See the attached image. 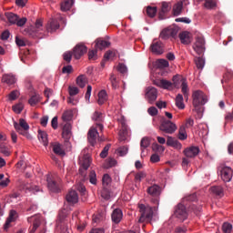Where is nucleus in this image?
<instances>
[{
  "instance_id": "f257e3e1",
  "label": "nucleus",
  "mask_w": 233,
  "mask_h": 233,
  "mask_svg": "<svg viewBox=\"0 0 233 233\" xmlns=\"http://www.w3.org/2000/svg\"><path fill=\"white\" fill-rule=\"evenodd\" d=\"M72 110H66L62 115V120L64 121L62 137L65 139V145L70 147V137H72V125L68 121H72L73 117Z\"/></svg>"
},
{
  "instance_id": "f03ea898",
  "label": "nucleus",
  "mask_w": 233,
  "mask_h": 233,
  "mask_svg": "<svg viewBox=\"0 0 233 233\" xmlns=\"http://www.w3.org/2000/svg\"><path fill=\"white\" fill-rule=\"evenodd\" d=\"M172 85L174 88H181V92L186 99H188V84L187 79L179 75H176L172 78Z\"/></svg>"
},
{
  "instance_id": "7ed1b4c3",
  "label": "nucleus",
  "mask_w": 233,
  "mask_h": 233,
  "mask_svg": "<svg viewBox=\"0 0 233 233\" xmlns=\"http://www.w3.org/2000/svg\"><path fill=\"white\" fill-rule=\"evenodd\" d=\"M193 97V106L195 107V110L197 112H201V109L199 106H203L208 101L207 99V95L201 91V90H197L194 91L192 94Z\"/></svg>"
},
{
  "instance_id": "20e7f679",
  "label": "nucleus",
  "mask_w": 233,
  "mask_h": 233,
  "mask_svg": "<svg viewBox=\"0 0 233 233\" xmlns=\"http://www.w3.org/2000/svg\"><path fill=\"white\" fill-rule=\"evenodd\" d=\"M14 127L16 132H18V134H21V136L30 137V134H28V130H30V126L24 118H20L19 123L14 121Z\"/></svg>"
},
{
  "instance_id": "39448f33",
  "label": "nucleus",
  "mask_w": 233,
  "mask_h": 233,
  "mask_svg": "<svg viewBox=\"0 0 233 233\" xmlns=\"http://www.w3.org/2000/svg\"><path fill=\"white\" fill-rule=\"evenodd\" d=\"M159 129L166 134H174L176 130H177V126L174 124V122L170 120H167L166 118L162 119L160 123Z\"/></svg>"
},
{
  "instance_id": "423d86ee",
  "label": "nucleus",
  "mask_w": 233,
  "mask_h": 233,
  "mask_svg": "<svg viewBox=\"0 0 233 233\" xmlns=\"http://www.w3.org/2000/svg\"><path fill=\"white\" fill-rule=\"evenodd\" d=\"M218 172L224 183H229V181L232 180V176H233L232 167H227V166H220L218 167Z\"/></svg>"
},
{
  "instance_id": "0eeeda50",
  "label": "nucleus",
  "mask_w": 233,
  "mask_h": 233,
  "mask_svg": "<svg viewBox=\"0 0 233 233\" xmlns=\"http://www.w3.org/2000/svg\"><path fill=\"white\" fill-rule=\"evenodd\" d=\"M150 52L156 56H161L165 52V45L163 42L154 39L149 47Z\"/></svg>"
},
{
  "instance_id": "6e6552de",
  "label": "nucleus",
  "mask_w": 233,
  "mask_h": 233,
  "mask_svg": "<svg viewBox=\"0 0 233 233\" xmlns=\"http://www.w3.org/2000/svg\"><path fill=\"white\" fill-rule=\"evenodd\" d=\"M174 216L180 219V221H185L188 218V212H187V208L182 203L178 204L175 208Z\"/></svg>"
},
{
  "instance_id": "1a4fd4ad",
  "label": "nucleus",
  "mask_w": 233,
  "mask_h": 233,
  "mask_svg": "<svg viewBox=\"0 0 233 233\" xmlns=\"http://www.w3.org/2000/svg\"><path fill=\"white\" fill-rule=\"evenodd\" d=\"M147 192L149 194V196L154 198L151 199L152 203H154V205H159V199L157 198V196L161 194V187H159L157 185H153L147 188Z\"/></svg>"
},
{
  "instance_id": "9d476101",
  "label": "nucleus",
  "mask_w": 233,
  "mask_h": 233,
  "mask_svg": "<svg viewBox=\"0 0 233 233\" xmlns=\"http://www.w3.org/2000/svg\"><path fill=\"white\" fill-rule=\"evenodd\" d=\"M47 187L50 192H61V187H59V182L56 177L52 176H47Z\"/></svg>"
},
{
  "instance_id": "9b49d317",
  "label": "nucleus",
  "mask_w": 233,
  "mask_h": 233,
  "mask_svg": "<svg viewBox=\"0 0 233 233\" xmlns=\"http://www.w3.org/2000/svg\"><path fill=\"white\" fill-rule=\"evenodd\" d=\"M193 49L198 56H201V53L205 51V38L201 35L196 37V41L193 45Z\"/></svg>"
},
{
  "instance_id": "f8f14e48",
  "label": "nucleus",
  "mask_w": 233,
  "mask_h": 233,
  "mask_svg": "<svg viewBox=\"0 0 233 233\" xmlns=\"http://www.w3.org/2000/svg\"><path fill=\"white\" fill-rule=\"evenodd\" d=\"M177 28L175 27H167L166 29H163L160 33V39H169V37L176 38V35H177Z\"/></svg>"
},
{
  "instance_id": "ddd939ff",
  "label": "nucleus",
  "mask_w": 233,
  "mask_h": 233,
  "mask_svg": "<svg viewBox=\"0 0 233 233\" xmlns=\"http://www.w3.org/2000/svg\"><path fill=\"white\" fill-rule=\"evenodd\" d=\"M87 48L83 44H78L75 46L73 50V56L75 59H81L82 56H85L86 54Z\"/></svg>"
},
{
  "instance_id": "4468645a",
  "label": "nucleus",
  "mask_w": 233,
  "mask_h": 233,
  "mask_svg": "<svg viewBox=\"0 0 233 233\" xmlns=\"http://www.w3.org/2000/svg\"><path fill=\"white\" fill-rule=\"evenodd\" d=\"M146 98L151 105L157 99V89L156 87H147L146 92Z\"/></svg>"
},
{
  "instance_id": "2eb2a0df",
  "label": "nucleus",
  "mask_w": 233,
  "mask_h": 233,
  "mask_svg": "<svg viewBox=\"0 0 233 233\" xmlns=\"http://www.w3.org/2000/svg\"><path fill=\"white\" fill-rule=\"evenodd\" d=\"M99 137V133L96 127H91L87 133V139L91 147H94Z\"/></svg>"
},
{
  "instance_id": "dca6fc26",
  "label": "nucleus",
  "mask_w": 233,
  "mask_h": 233,
  "mask_svg": "<svg viewBox=\"0 0 233 233\" xmlns=\"http://www.w3.org/2000/svg\"><path fill=\"white\" fill-rule=\"evenodd\" d=\"M171 9H172V6L170 5L169 3L163 2L161 5V9L158 13V19L160 21H163V19H167V14H168V12H170Z\"/></svg>"
},
{
  "instance_id": "f3484780",
  "label": "nucleus",
  "mask_w": 233,
  "mask_h": 233,
  "mask_svg": "<svg viewBox=\"0 0 233 233\" xmlns=\"http://www.w3.org/2000/svg\"><path fill=\"white\" fill-rule=\"evenodd\" d=\"M155 85L159 86L160 88H164L165 90H173L172 82L167 79H158L155 81Z\"/></svg>"
},
{
  "instance_id": "a211bd4d",
  "label": "nucleus",
  "mask_w": 233,
  "mask_h": 233,
  "mask_svg": "<svg viewBox=\"0 0 233 233\" xmlns=\"http://www.w3.org/2000/svg\"><path fill=\"white\" fill-rule=\"evenodd\" d=\"M184 155L186 156V157H196V156H198V154H199V147L192 146L189 147H187L184 151H183Z\"/></svg>"
},
{
  "instance_id": "6ab92c4d",
  "label": "nucleus",
  "mask_w": 233,
  "mask_h": 233,
  "mask_svg": "<svg viewBox=\"0 0 233 233\" xmlns=\"http://www.w3.org/2000/svg\"><path fill=\"white\" fill-rule=\"evenodd\" d=\"M66 199L67 203H70L71 205H76V203L79 201V197L77 196V192L76 190H70L66 196Z\"/></svg>"
},
{
  "instance_id": "aec40b11",
  "label": "nucleus",
  "mask_w": 233,
  "mask_h": 233,
  "mask_svg": "<svg viewBox=\"0 0 233 233\" xmlns=\"http://www.w3.org/2000/svg\"><path fill=\"white\" fill-rule=\"evenodd\" d=\"M43 30V21L36 20L35 24V27H32L30 29L29 35L34 37V35H39L41 34V31Z\"/></svg>"
},
{
  "instance_id": "412c9836",
  "label": "nucleus",
  "mask_w": 233,
  "mask_h": 233,
  "mask_svg": "<svg viewBox=\"0 0 233 233\" xmlns=\"http://www.w3.org/2000/svg\"><path fill=\"white\" fill-rule=\"evenodd\" d=\"M28 223L33 222V227L29 229V233H35V230L39 228V226L41 225V219H39L37 217H30L27 218Z\"/></svg>"
},
{
  "instance_id": "4be33fe9",
  "label": "nucleus",
  "mask_w": 233,
  "mask_h": 233,
  "mask_svg": "<svg viewBox=\"0 0 233 233\" xmlns=\"http://www.w3.org/2000/svg\"><path fill=\"white\" fill-rule=\"evenodd\" d=\"M152 216H154V211L152 208L146 209V212H143L138 219L139 223H145V221H150L152 219Z\"/></svg>"
},
{
  "instance_id": "5701e85b",
  "label": "nucleus",
  "mask_w": 233,
  "mask_h": 233,
  "mask_svg": "<svg viewBox=\"0 0 233 233\" xmlns=\"http://www.w3.org/2000/svg\"><path fill=\"white\" fill-rule=\"evenodd\" d=\"M95 43V48H96V50H105V48H108V46H110V42L103 40V38H97Z\"/></svg>"
},
{
  "instance_id": "b1692460",
  "label": "nucleus",
  "mask_w": 233,
  "mask_h": 233,
  "mask_svg": "<svg viewBox=\"0 0 233 233\" xmlns=\"http://www.w3.org/2000/svg\"><path fill=\"white\" fill-rule=\"evenodd\" d=\"M111 218L113 223H121V219H123V211L119 208H116L113 210Z\"/></svg>"
},
{
  "instance_id": "393cba45",
  "label": "nucleus",
  "mask_w": 233,
  "mask_h": 233,
  "mask_svg": "<svg viewBox=\"0 0 233 233\" xmlns=\"http://www.w3.org/2000/svg\"><path fill=\"white\" fill-rule=\"evenodd\" d=\"M16 81H17V79H15V76H14L12 74H5L2 77V83H5L9 86L12 85H15Z\"/></svg>"
},
{
  "instance_id": "a878e982",
  "label": "nucleus",
  "mask_w": 233,
  "mask_h": 233,
  "mask_svg": "<svg viewBox=\"0 0 233 233\" xmlns=\"http://www.w3.org/2000/svg\"><path fill=\"white\" fill-rule=\"evenodd\" d=\"M178 37L182 45H190V43H192V40L190 39V33L187 31L181 32L178 35Z\"/></svg>"
},
{
  "instance_id": "bb28decb",
  "label": "nucleus",
  "mask_w": 233,
  "mask_h": 233,
  "mask_svg": "<svg viewBox=\"0 0 233 233\" xmlns=\"http://www.w3.org/2000/svg\"><path fill=\"white\" fill-rule=\"evenodd\" d=\"M16 216H17V212L12 209L4 226L5 230H7V228H10V223H13V221H15Z\"/></svg>"
},
{
  "instance_id": "cd10ccee",
  "label": "nucleus",
  "mask_w": 233,
  "mask_h": 233,
  "mask_svg": "<svg viewBox=\"0 0 233 233\" xmlns=\"http://www.w3.org/2000/svg\"><path fill=\"white\" fill-rule=\"evenodd\" d=\"M59 28V22L56 19H51L46 25L47 32H56Z\"/></svg>"
},
{
  "instance_id": "c85d7f7f",
  "label": "nucleus",
  "mask_w": 233,
  "mask_h": 233,
  "mask_svg": "<svg viewBox=\"0 0 233 233\" xmlns=\"http://www.w3.org/2000/svg\"><path fill=\"white\" fill-rule=\"evenodd\" d=\"M53 152L57 156H65V149H63V146L59 142H55L52 144Z\"/></svg>"
},
{
  "instance_id": "c756f323",
  "label": "nucleus",
  "mask_w": 233,
  "mask_h": 233,
  "mask_svg": "<svg viewBox=\"0 0 233 233\" xmlns=\"http://www.w3.org/2000/svg\"><path fill=\"white\" fill-rule=\"evenodd\" d=\"M183 12V2H177L173 6V15L177 16L181 15V13Z\"/></svg>"
},
{
  "instance_id": "7c9ffc66",
  "label": "nucleus",
  "mask_w": 233,
  "mask_h": 233,
  "mask_svg": "<svg viewBox=\"0 0 233 233\" xmlns=\"http://www.w3.org/2000/svg\"><path fill=\"white\" fill-rule=\"evenodd\" d=\"M86 83H88V78H86V76L80 75L76 78V85L80 86V88H85L86 86Z\"/></svg>"
},
{
  "instance_id": "2f4dec72",
  "label": "nucleus",
  "mask_w": 233,
  "mask_h": 233,
  "mask_svg": "<svg viewBox=\"0 0 233 233\" xmlns=\"http://www.w3.org/2000/svg\"><path fill=\"white\" fill-rule=\"evenodd\" d=\"M73 5H74V0H65L61 4L62 12H68V10L72 8Z\"/></svg>"
},
{
  "instance_id": "473e14b6",
  "label": "nucleus",
  "mask_w": 233,
  "mask_h": 233,
  "mask_svg": "<svg viewBox=\"0 0 233 233\" xmlns=\"http://www.w3.org/2000/svg\"><path fill=\"white\" fill-rule=\"evenodd\" d=\"M176 106L179 110H185V103L183 102V95L178 94L176 97Z\"/></svg>"
},
{
  "instance_id": "72a5a7b5",
  "label": "nucleus",
  "mask_w": 233,
  "mask_h": 233,
  "mask_svg": "<svg viewBox=\"0 0 233 233\" xmlns=\"http://www.w3.org/2000/svg\"><path fill=\"white\" fill-rule=\"evenodd\" d=\"M109 81H110L112 88H114V90H116V88H119V80H117V76H116V75H114V73H111Z\"/></svg>"
},
{
  "instance_id": "f704fd0d",
  "label": "nucleus",
  "mask_w": 233,
  "mask_h": 233,
  "mask_svg": "<svg viewBox=\"0 0 233 233\" xmlns=\"http://www.w3.org/2000/svg\"><path fill=\"white\" fill-rule=\"evenodd\" d=\"M212 194L215 196H219V198H223V187L221 186H213L210 188Z\"/></svg>"
},
{
  "instance_id": "c9c22d12",
  "label": "nucleus",
  "mask_w": 233,
  "mask_h": 233,
  "mask_svg": "<svg viewBox=\"0 0 233 233\" xmlns=\"http://www.w3.org/2000/svg\"><path fill=\"white\" fill-rule=\"evenodd\" d=\"M5 17L11 25H15L19 16L14 13H5Z\"/></svg>"
},
{
  "instance_id": "e433bc0d",
  "label": "nucleus",
  "mask_w": 233,
  "mask_h": 233,
  "mask_svg": "<svg viewBox=\"0 0 233 233\" xmlns=\"http://www.w3.org/2000/svg\"><path fill=\"white\" fill-rule=\"evenodd\" d=\"M38 139H39V141H42V143L45 147H46V145H48V137L46 135V132L38 131Z\"/></svg>"
},
{
  "instance_id": "4c0bfd02",
  "label": "nucleus",
  "mask_w": 233,
  "mask_h": 233,
  "mask_svg": "<svg viewBox=\"0 0 233 233\" xmlns=\"http://www.w3.org/2000/svg\"><path fill=\"white\" fill-rule=\"evenodd\" d=\"M108 99V96L106 95V91L101 90L98 93V105H104L105 102Z\"/></svg>"
},
{
  "instance_id": "58836bf2",
  "label": "nucleus",
  "mask_w": 233,
  "mask_h": 233,
  "mask_svg": "<svg viewBox=\"0 0 233 233\" xmlns=\"http://www.w3.org/2000/svg\"><path fill=\"white\" fill-rule=\"evenodd\" d=\"M178 139L185 141L187 139V127L181 126L178 129Z\"/></svg>"
},
{
  "instance_id": "ea45409f",
  "label": "nucleus",
  "mask_w": 233,
  "mask_h": 233,
  "mask_svg": "<svg viewBox=\"0 0 233 233\" xmlns=\"http://www.w3.org/2000/svg\"><path fill=\"white\" fill-rule=\"evenodd\" d=\"M156 14H157V7L150 5L147 7V15L148 17H156Z\"/></svg>"
},
{
  "instance_id": "a19ab883",
  "label": "nucleus",
  "mask_w": 233,
  "mask_h": 233,
  "mask_svg": "<svg viewBox=\"0 0 233 233\" xmlns=\"http://www.w3.org/2000/svg\"><path fill=\"white\" fill-rule=\"evenodd\" d=\"M39 101H41V96H39V95L35 94L30 97L28 103H29V105H31V106H35V105H37V103H39Z\"/></svg>"
},
{
  "instance_id": "79ce46f5",
  "label": "nucleus",
  "mask_w": 233,
  "mask_h": 233,
  "mask_svg": "<svg viewBox=\"0 0 233 233\" xmlns=\"http://www.w3.org/2000/svg\"><path fill=\"white\" fill-rule=\"evenodd\" d=\"M89 182L91 185H97V175L94 170L90 171L89 173Z\"/></svg>"
},
{
  "instance_id": "37998d69",
  "label": "nucleus",
  "mask_w": 233,
  "mask_h": 233,
  "mask_svg": "<svg viewBox=\"0 0 233 233\" xmlns=\"http://www.w3.org/2000/svg\"><path fill=\"white\" fill-rule=\"evenodd\" d=\"M199 1L200 2L205 1L204 6L208 10H212V8H215L216 6V2H214V0H199Z\"/></svg>"
},
{
  "instance_id": "c03bdc74",
  "label": "nucleus",
  "mask_w": 233,
  "mask_h": 233,
  "mask_svg": "<svg viewBox=\"0 0 233 233\" xmlns=\"http://www.w3.org/2000/svg\"><path fill=\"white\" fill-rule=\"evenodd\" d=\"M0 154H3L5 157L10 156V149L4 144H0Z\"/></svg>"
},
{
  "instance_id": "a18cd8bd",
  "label": "nucleus",
  "mask_w": 233,
  "mask_h": 233,
  "mask_svg": "<svg viewBox=\"0 0 233 233\" xmlns=\"http://www.w3.org/2000/svg\"><path fill=\"white\" fill-rule=\"evenodd\" d=\"M127 134H128V131L127 130V127L123 125L122 129L119 131V139L125 141L127 139Z\"/></svg>"
},
{
  "instance_id": "49530a36",
  "label": "nucleus",
  "mask_w": 233,
  "mask_h": 233,
  "mask_svg": "<svg viewBox=\"0 0 233 233\" xmlns=\"http://www.w3.org/2000/svg\"><path fill=\"white\" fill-rule=\"evenodd\" d=\"M157 68H167L168 61H167L166 59H158L157 61Z\"/></svg>"
},
{
  "instance_id": "de8ad7c7",
  "label": "nucleus",
  "mask_w": 233,
  "mask_h": 233,
  "mask_svg": "<svg viewBox=\"0 0 233 233\" xmlns=\"http://www.w3.org/2000/svg\"><path fill=\"white\" fill-rule=\"evenodd\" d=\"M114 57H116V53L112 50H108L104 55V61H110V59H114Z\"/></svg>"
},
{
  "instance_id": "09e8293b",
  "label": "nucleus",
  "mask_w": 233,
  "mask_h": 233,
  "mask_svg": "<svg viewBox=\"0 0 233 233\" xmlns=\"http://www.w3.org/2000/svg\"><path fill=\"white\" fill-rule=\"evenodd\" d=\"M116 152L119 156H127L128 154V147L127 146H122L116 149Z\"/></svg>"
},
{
  "instance_id": "8fccbe9b",
  "label": "nucleus",
  "mask_w": 233,
  "mask_h": 233,
  "mask_svg": "<svg viewBox=\"0 0 233 233\" xmlns=\"http://www.w3.org/2000/svg\"><path fill=\"white\" fill-rule=\"evenodd\" d=\"M93 121H96L97 123L103 122V113L95 112L92 116Z\"/></svg>"
},
{
  "instance_id": "3c124183",
  "label": "nucleus",
  "mask_w": 233,
  "mask_h": 233,
  "mask_svg": "<svg viewBox=\"0 0 233 233\" xmlns=\"http://www.w3.org/2000/svg\"><path fill=\"white\" fill-rule=\"evenodd\" d=\"M222 231L224 233H231L232 232V224H230L228 222H225L222 225Z\"/></svg>"
},
{
  "instance_id": "603ef678",
  "label": "nucleus",
  "mask_w": 233,
  "mask_h": 233,
  "mask_svg": "<svg viewBox=\"0 0 233 233\" xmlns=\"http://www.w3.org/2000/svg\"><path fill=\"white\" fill-rule=\"evenodd\" d=\"M140 147H141L142 150L144 148H148V147H150V140L148 139V137H143L141 139Z\"/></svg>"
},
{
  "instance_id": "864d4df0",
  "label": "nucleus",
  "mask_w": 233,
  "mask_h": 233,
  "mask_svg": "<svg viewBox=\"0 0 233 233\" xmlns=\"http://www.w3.org/2000/svg\"><path fill=\"white\" fill-rule=\"evenodd\" d=\"M89 167H90V157H85L82 162L81 168H83L84 170H88Z\"/></svg>"
},
{
  "instance_id": "5fc2aeb1",
  "label": "nucleus",
  "mask_w": 233,
  "mask_h": 233,
  "mask_svg": "<svg viewBox=\"0 0 233 233\" xmlns=\"http://www.w3.org/2000/svg\"><path fill=\"white\" fill-rule=\"evenodd\" d=\"M110 144H107L102 150V152L100 153V157H102V159H105V157H106V156H108V150H110Z\"/></svg>"
},
{
  "instance_id": "6e6d98bb",
  "label": "nucleus",
  "mask_w": 233,
  "mask_h": 233,
  "mask_svg": "<svg viewBox=\"0 0 233 233\" xmlns=\"http://www.w3.org/2000/svg\"><path fill=\"white\" fill-rule=\"evenodd\" d=\"M88 57L89 59L96 61V59H97V49L96 48V49L89 50Z\"/></svg>"
},
{
  "instance_id": "4d7b16f0",
  "label": "nucleus",
  "mask_w": 233,
  "mask_h": 233,
  "mask_svg": "<svg viewBox=\"0 0 233 233\" xmlns=\"http://www.w3.org/2000/svg\"><path fill=\"white\" fill-rule=\"evenodd\" d=\"M19 97V91L14 90L9 94L10 101H15Z\"/></svg>"
},
{
  "instance_id": "13d9d810",
  "label": "nucleus",
  "mask_w": 233,
  "mask_h": 233,
  "mask_svg": "<svg viewBox=\"0 0 233 233\" xmlns=\"http://www.w3.org/2000/svg\"><path fill=\"white\" fill-rule=\"evenodd\" d=\"M195 63L197 65V68H203V66H205V60L201 57L197 58Z\"/></svg>"
},
{
  "instance_id": "bf43d9fd",
  "label": "nucleus",
  "mask_w": 233,
  "mask_h": 233,
  "mask_svg": "<svg viewBox=\"0 0 233 233\" xmlns=\"http://www.w3.org/2000/svg\"><path fill=\"white\" fill-rule=\"evenodd\" d=\"M72 56H74V53L72 52H66L64 54V61H66V63H70L72 61Z\"/></svg>"
},
{
  "instance_id": "052dcab7",
  "label": "nucleus",
  "mask_w": 233,
  "mask_h": 233,
  "mask_svg": "<svg viewBox=\"0 0 233 233\" xmlns=\"http://www.w3.org/2000/svg\"><path fill=\"white\" fill-rule=\"evenodd\" d=\"M145 177H147V174H145V172H143V171H139L135 176V179L137 181H141V179H145Z\"/></svg>"
},
{
  "instance_id": "680f3d73",
  "label": "nucleus",
  "mask_w": 233,
  "mask_h": 233,
  "mask_svg": "<svg viewBox=\"0 0 233 233\" xmlns=\"http://www.w3.org/2000/svg\"><path fill=\"white\" fill-rule=\"evenodd\" d=\"M26 21H27L26 17L19 18L18 16L15 25L18 26H25V25H26Z\"/></svg>"
},
{
  "instance_id": "e2e57ef3",
  "label": "nucleus",
  "mask_w": 233,
  "mask_h": 233,
  "mask_svg": "<svg viewBox=\"0 0 233 233\" xmlns=\"http://www.w3.org/2000/svg\"><path fill=\"white\" fill-rule=\"evenodd\" d=\"M69 96H77L79 94V88L76 86H69Z\"/></svg>"
},
{
  "instance_id": "0e129e2a",
  "label": "nucleus",
  "mask_w": 233,
  "mask_h": 233,
  "mask_svg": "<svg viewBox=\"0 0 233 233\" xmlns=\"http://www.w3.org/2000/svg\"><path fill=\"white\" fill-rule=\"evenodd\" d=\"M176 23H186V25H190L192 22L189 18L187 17H179L175 19Z\"/></svg>"
},
{
  "instance_id": "69168bd1",
  "label": "nucleus",
  "mask_w": 233,
  "mask_h": 233,
  "mask_svg": "<svg viewBox=\"0 0 233 233\" xmlns=\"http://www.w3.org/2000/svg\"><path fill=\"white\" fill-rule=\"evenodd\" d=\"M13 111L15 114H21V112H23V105L18 104V105L13 106Z\"/></svg>"
},
{
  "instance_id": "338daca9",
  "label": "nucleus",
  "mask_w": 233,
  "mask_h": 233,
  "mask_svg": "<svg viewBox=\"0 0 233 233\" xmlns=\"http://www.w3.org/2000/svg\"><path fill=\"white\" fill-rule=\"evenodd\" d=\"M117 70L120 72V74H127V66H125V64H119Z\"/></svg>"
},
{
  "instance_id": "774afa93",
  "label": "nucleus",
  "mask_w": 233,
  "mask_h": 233,
  "mask_svg": "<svg viewBox=\"0 0 233 233\" xmlns=\"http://www.w3.org/2000/svg\"><path fill=\"white\" fill-rule=\"evenodd\" d=\"M149 116H157V108L151 106L147 109Z\"/></svg>"
}]
</instances>
